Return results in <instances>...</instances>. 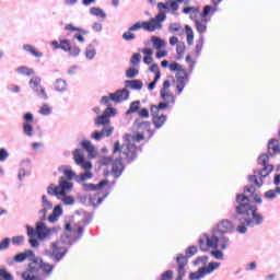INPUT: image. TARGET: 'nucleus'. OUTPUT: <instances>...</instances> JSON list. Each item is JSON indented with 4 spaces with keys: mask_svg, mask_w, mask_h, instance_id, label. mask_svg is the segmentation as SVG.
I'll list each match as a JSON object with an SVG mask.
<instances>
[{
    "mask_svg": "<svg viewBox=\"0 0 280 280\" xmlns=\"http://www.w3.org/2000/svg\"><path fill=\"white\" fill-rule=\"evenodd\" d=\"M139 75V70L137 68H129L126 71V78L132 79Z\"/></svg>",
    "mask_w": 280,
    "mask_h": 280,
    "instance_id": "obj_58",
    "label": "nucleus"
},
{
    "mask_svg": "<svg viewBox=\"0 0 280 280\" xmlns=\"http://www.w3.org/2000/svg\"><path fill=\"white\" fill-rule=\"evenodd\" d=\"M13 246H23L25 244V236L20 235V236H13L11 240Z\"/></svg>",
    "mask_w": 280,
    "mask_h": 280,
    "instance_id": "obj_51",
    "label": "nucleus"
},
{
    "mask_svg": "<svg viewBox=\"0 0 280 280\" xmlns=\"http://www.w3.org/2000/svg\"><path fill=\"white\" fill-rule=\"evenodd\" d=\"M243 191H244L243 194H237V196H246L247 198H249V202H250V199L256 194L257 188H255L254 185H246L244 186Z\"/></svg>",
    "mask_w": 280,
    "mask_h": 280,
    "instance_id": "obj_27",
    "label": "nucleus"
},
{
    "mask_svg": "<svg viewBox=\"0 0 280 280\" xmlns=\"http://www.w3.org/2000/svg\"><path fill=\"white\" fill-rule=\"evenodd\" d=\"M207 261H209V256H199L194 261V266H200L202 264L203 266H207Z\"/></svg>",
    "mask_w": 280,
    "mask_h": 280,
    "instance_id": "obj_53",
    "label": "nucleus"
},
{
    "mask_svg": "<svg viewBox=\"0 0 280 280\" xmlns=\"http://www.w3.org/2000/svg\"><path fill=\"white\" fill-rule=\"evenodd\" d=\"M168 32L171 34H176V32H179L180 36L185 34V31L183 30V26L180 25V23H171L168 26Z\"/></svg>",
    "mask_w": 280,
    "mask_h": 280,
    "instance_id": "obj_37",
    "label": "nucleus"
},
{
    "mask_svg": "<svg viewBox=\"0 0 280 280\" xmlns=\"http://www.w3.org/2000/svg\"><path fill=\"white\" fill-rule=\"evenodd\" d=\"M108 124H110V118H107V116L105 114L96 116V118L94 120V125L97 127L104 126V128H106V126H108Z\"/></svg>",
    "mask_w": 280,
    "mask_h": 280,
    "instance_id": "obj_29",
    "label": "nucleus"
},
{
    "mask_svg": "<svg viewBox=\"0 0 280 280\" xmlns=\"http://www.w3.org/2000/svg\"><path fill=\"white\" fill-rule=\"evenodd\" d=\"M203 237L207 242L208 248L217 249L220 244V238L218 237V232L215 230L212 231V236L209 237L207 234H203Z\"/></svg>",
    "mask_w": 280,
    "mask_h": 280,
    "instance_id": "obj_16",
    "label": "nucleus"
},
{
    "mask_svg": "<svg viewBox=\"0 0 280 280\" xmlns=\"http://www.w3.org/2000/svg\"><path fill=\"white\" fill-rule=\"evenodd\" d=\"M23 50L28 51L30 54H32V56H35V58H43V52L37 51L36 49H34V46L30 44L23 45Z\"/></svg>",
    "mask_w": 280,
    "mask_h": 280,
    "instance_id": "obj_38",
    "label": "nucleus"
},
{
    "mask_svg": "<svg viewBox=\"0 0 280 280\" xmlns=\"http://www.w3.org/2000/svg\"><path fill=\"white\" fill-rule=\"evenodd\" d=\"M125 86L131 89V91H141V89H143V81L139 79L126 80Z\"/></svg>",
    "mask_w": 280,
    "mask_h": 280,
    "instance_id": "obj_19",
    "label": "nucleus"
},
{
    "mask_svg": "<svg viewBox=\"0 0 280 280\" xmlns=\"http://www.w3.org/2000/svg\"><path fill=\"white\" fill-rule=\"evenodd\" d=\"M268 152L269 154H267L268 156H275V154H279L280 153V144H279V140L278 139H271L268 142Z\"/></svg>",
    "mask_w": 280,
    "mask_h": 280,
    "instance_id": "obj_18",
    "label": "nucleus"
},
{
    "mask_svg": "<svg viewBox=\"0 0 280 280\" xmlns=\"http://www.w3.org/2000/svg\"><path fill=\"white\" fill-rule=\"evenodd\" d=\"M173 279H174V271L166 270L162 273V279L161 280H173Z\"/></svg>",
    "mask_w": 280,
    "mask_h": 280,
    "instance_id": "obj_64",
    "label": "nucleus"
},
{
    "mask_svg": "<svg viewBox=\"0 0 280 280\" xmlns=\"http://www.w3.org/2000/svg\"><path fill=\"white\" fill-rule=\"evenodd\" d=\"M139 62H141V54L136 52L131 56L130 63L136 67L137 65H139Z\"/></svg>",
    "mask_w": 280,
    "mask_h": 280,
    "instance_id": "obj_63",
    "label": "nucleus"
},
{
    "mask_svg": "<svg viewBox=\"0 0 280 280\" xmlns=\"http://www.w3.org/2000/svg\"><path fill=\"white\" fill-rule=\"evenodd\" d=\"M115 128L114 127H103V129L100 130H94L91 133V139H93L94 141H102L104 139V137H110V135H113Z\"/></svg>",
    "mask_w": 280,
    "mask_h": 280,
    "instance_id": "obj_11",
    "label": "nucleus"
},
{
    "mask_svg": "<svg viewBox=\"0 0 280 280\" xmlns=\"http://www.w3.org/2000/svg\"><path fill=\"white\" fill-rule=\"evenodd\" d=\"M122 161H126L128 165L137 161V151L132 150L128 144H120L119 141H116L113 155L103 156L98 161L100 165H105V167L110 165V170L103 171V176L107 177L112 174L114 178H119L124 174V170H126Z\"/></svg>",
    "mask_w": 280,
    "mask_h": 280,
    "instance_id": "obj_1",
    "label": "nucleus"
},
{
    "mask_svg": "<svg viewBox=\"0 0 280 280\" xmlns=\"http://www.w3.org/2000/svg\"><path fill=\"white\" fill-rule=\"evenodd\" d=\"M50 113H51V107H49V105L47 104H44L39 109V115H44V117L49 116Z\"/></svg>",
    "mask_w": 280,
    "mask_h": 280,
    "instance_id": "obj_61",
    "label": "nucleus"
},
{
    "mask_svg": "<svg viewBox=\"0 0 280 280\" xmlns=\"http://www.w3.org/2000/svg\"><path fill=\"white\" fill-rule=\"evenodd\" d=\"M130 97V91L124 88L121 90H117L115 93H109V98L115 104H121V102H126Z\"/></svg>",
    "mask_w": 280,
    "mask_h": 280,
    "instance_id": "obj_10",
    "label": "nucleus"
},
{
    "mask_svg": "<svg viewBox=\"0 0 280 280\" xmlns=\"http://www.w3.org/2000/svg\"><path fill=\"white\" fill-rule=\"evenodd\" d=\"M151 122L148 120H141V118H137L133 121V128H136V130H148L150 132V137L154 136V130L150 129Z\"/></svg>",
    "mask_w": 280,
    "mask_h": 280,
    "instance_id": "obj_15",
    "label": "nucleus"
},
{
    "mask_svg": "<svg viewBox=\"0 0 280 280\" xmlns=\"http://www.w3.org/2000/svg\"><path fill=\"white\" fill-rule=\"evenodd\" d=\"M16 72L20 73V75H34V69L27 68V66H21L16 69Z\"/></svg>",
    "mask_w": 280,
    "mask_h": 280,
    "instance_id": "obj_42",
    "label": "nucleus"
},
{
    "mask_svg": "<svg viewBox=\"0 0 280 280\" xmlns=\"http://www.w3.org/2000/svg\"><path fill=\"white\" fill-rule=\"evenodd\" d=\"M168 68H170V71H177V73L183 71V66H180V63L176 61H173L172 63H170Z\"/></svg>",
    "mask_w": 280,
    "mask_h": 280,
    "instance_id": "obj_62",
    "label": "nucleus"
},
{
    "mask_svg": "<svg viewBox=\"0 0 280 280\" xmlns=\"http://www.w3.org/2000/svg\"><path fill=\"white\" fill-rule=\"evenodd\" d=\"M160 95L164 100V102H167V100H171V104H176V100L174 98V94L171 92L165 91V89L160 90Z\"/></svg>",
    "mask_w": 280,
    "mask_h": 280,
    "instance_id": "obj_34",
    "label": "nucleus"
},
{
    "mask_svg": "<svg viewBox=\"0 0 280 280\" xmlns=\"http://www.w3.org/2000/svg\"><path fill=\"white\" fill-rule=\"evenodd\" d=\"M30 88L32 89V91H34V93H36L37 97H39V100H49V96H47V92L45 91V89H43V85H40V78L39 77H35L32 78L28 82Z\"/></svg>",
    "mask_w": 280,
    "mask_h": 280,
    "instance_id": "obj_8",
    "label": "nucleus"
},
{
    "mask_svg": "<svg viewBox=\"0 0 280 280\" xmlns=\"http://www.w3.org/2000/svg\"><path fill=\"white\" fill-rule=\"evenodd\" d=\"M97 56V51L95 50V46L93 44H89L85 48V58L88 60H93Z\"/></svg>",
    "mask_w": 280,
    "mask_h": 280,
    "instance_id": "obj_32",
    "label": "nucleus"
},
{
    "mask_svg": "<svg viewBox=\"0 0 280 280\" xmlns=\"http://www.w3.org/2000/svg\"><path fill=\"white\" fill-rule=\"evenodd\" d=\"M73 233L77 234L74 238L68 233L61 234L60 238L49 244V249L43 252V256L51 259L54 264H60V261L67 257V253H69L73 244H75L78 240H82L84 226H79L77 230H73Z\"/></svg>",
    "mask_w": 280,
    "mask_h": 280,
    "instance_id": "obj_3",
    "label": "nucleus"
},
{
    "mask_svg": "<svg viewBox=\"0 0 280 280\" xmlns=\"http://www.w3.org/2000/svg\"><path fill=\"white\" fill-rule=\"evenodd\" d=\"M248 180H249V183H254V185H256V187H262V185H264V179H261V177H260V182H258L257 175H249Z\"/></svg>",
    "mask_w": 280,
    "mask_h": 280,
    "instance_id": "obj_60",
    "label": "nucleus"
},
{
    "mask_svg": "<svg viewBox=\"0 0 280 280\" xmlns=\"http://www.w3.org/2000/svg\"><path fill=\"white\" fill-rule=\"evenodd\" d=\"M151 43L153 45V49L156 50L163 49V47L167 45V43L159 36H151Z\"/></svg>",
    "mask_w": 280,
    "mask_h": 280,
    "instance_id": "obj_26",
    "label": "nucleus"
},
{
    "mask_svg": "<svg viewBox=\"0 0 280 280\" xmlns=\"http://www.w3.org/2000/svg\"><path fill=\"white\" fill-rule=\"evenodd\" d=\"M215 12H218L217 8H213L210 4H207L203 7L202 12L200 13L201 16V23H207V16H209V14H215Z\"/></svg>",
    "mask_w": 280,
    "mask_h": 280,
    "instance_id": "obj_20",
    "label": "nucleus"
},
{
    "mask_svg": "<svg viewBox=\"0 0 280 280\" xmlns=\"http://www.w3.org/2000/svg\"><path fill=\"white\" fill-rule=\"evenodd\" d=\"M139 108H141V101H133L130 103L129 109L126 112V115L139 113Z\"/></svg>",
    "mask_w": 280,
    "mask_h": 280,
    "instance_id": "obj_33",
    "label": "nucleus"
},
{
    "mask_svg": "<svg viewBox=\"0 0 280 280\" xmlns=\"http://www.w3.org/2000/svg\"><path fill=\"white\" fill-rule=\"evenodd\" d=\"M90 14H92V16H100V19H106V12H104V10H102L100 7H92L90 9Z\"/></svg>",
    "mask_w": 280,
    "mask_h": 280,
    "instance_id": "obj_40",
    "label": "nucleus"
},
{
    "mask_svg": "<svg viewBox=\"0 0 280 280\" xmlns=\"http://www.w3.org/2000/svg\"><path fill=\"white\" fill-rule=\"evenodd\" d=\"M65 30H66L67 32H80V34H83V35L89 34V31L83 30V28L78 27V26H73V24H67V25L65 26Z\"/></svg>",
    "mask_w": 280,
    "mask_h": 280,
    "instance_id": "obj_47",
    "label": "nucleus"
},
{
    "mask_svg": "<svg viewBox=\"0 0 280 280\" xmlns=\"http://www.w3.org/2000/svg\"><path fill=\"white\" fill-rule=\"evenodd\" d=\"M42 207H43L44 209H47L48 211H49L50 209H54V203H51V201H49V200L47 199V195H43V196H42Z\"/></svg>",
    "mask_w": 280,
    "mask_h": 280,
    "instance_id": "obj_50",
    "label": "nucleus"
},
{
    "mask_svg": "<svg viewBox=\"0 0 280 280\" xmlns=\"http://www.w3.org/2000/svg\"><path fill=\"white\" fill-rule=\"evenodd\" d=\"M81 148L88 152L89 159H95V145L90 140H82L80 143Z\"/></svg>",
    "mask_w": 280,
    "mask_h": 280,
    "instance_id": "obj_17",
    "label": "nucleus"
},
{
    "mask_svg": "<svg viewBox=\"0 0 280 280\" xmlns=\"http://www.w3.org/2000/svg\"><path fill=\"white\" fill-rule=\"evenodd\" d=\"M51 45L55 47V49H62V51H68L69 56L72 58H78L82 51L79 46L71 45V40L69 39H61L59 44L58 42L52 40Z\"/></svg>",
    "mask_w": 280,
    "mask_h": 280,
    "instance_id": "obj_7",
    "label": "nucleus"
},
{
    "mask_svg": "<svg viewBox=\"0 0 280 280\" xmlns=\"http://www.w3.org/2000/svg\"><path fill=\"white\" fill-rule=\"evenodd\" d=\"M175 78L177 80V83H187V82H189V74L187 73V70H185V69L177 72L175 74Z\"/></svg>",
    "mask_w": 280,
    "mask_h": 280,
    "instance_id": "obj_30",
    "label": "nucleus"
},
{
    "mask_svg": "<svg viewBox=\"0 0 280 280\" xmlns=\"http://www.w3.org/2000/svg\"><path fill=\"white\" fill-rule=\"evenodd\" d=\"M185 33H186V40H187V45H194V30L191 28V26L186 25L185 26Z\"/></svg>",
    "mask_w": 280,
    "mask_h": 280,
    "instance_id": "obj_45",
    "label": "nucleus"
},
{
    "mask_svg": "<svg viewBox=\"0 0 280 280\" xmlns=\"http://www.w3.org/2000/svg\"><path fill=\"white\" fill-rule=\"evenodd\" d=\"M154 127L159 130V128H163L165 126V121H167V115L161 114L152 118Z\"/></svg>",
    "mask_w": 280,
    "mask_h": 280,
    "instance_id": "obj_25",
    "label": "nucleus"
},
{
    "mask_svg": "<svg viewBox=\"0 0 280 280\" xmlns=\"http://www.w3.org/2000/svg\"><path fill=\"white\" fill-rule=\"evenodd\" d=\"M218 268H220V262L215 261L209 262L207 267H201L206 275H211V272H213V270H218Z\"/></svg>",
    "mask_w": 280,
    "mask_h": 280,
    "instance_id": "obj_39",
    "label": "nucleus"
},
{
    "mask_svg": "<svg viewBox=\"0 0 280 280\" xmlns=\"http://www.w3.org/2000/svg\"><path fill=\"white\" fill-rule=\"evenodd\" d=\"M73 159L77 165H80L81 163H83L84 160V155L82 154V149H75L73 152Z\"/></svg>",
    "mask_w": 280,
    "mask_h": 280,
    "instance_id": "obj_41",
    "label": "nucleus"
},
{
    "mask_svg": "<svg viewBox=\"0 0 280 280\" xmlns=\"http://www.w3.org/2000/svg\"><path fill=\"white\" fill-rule=\"evenodd\" d=\"M195 25L199 34H205V32H207V24H202L200 20H195Z\"/></svg>",
    "mask_w": 280,
    "mask_h": 280,
    "instance_id": "obj_55",
    "label": "nucleus"
},
{
    "mask_svg": "<svg viewBox=\"0 0 280 280\" xmlns=\"http://www.w3.org/2000/svg\"><path fill=\"white\" fill-rule=\"evenodd\" d=\"M203 45H205V37L200 36L195 47L197 56H200Z\"/></svg>",
    "mask_w": 280,
    "mask_h": 280,
    "instance_id": "obj_54",
    "label": "nucleus"
},
{
    "mask_svg": "<svg viewBox=\"0 0 280 280\" xmlns=\"http://www.w3.org/2000/svg\"><path fill=\"white\" fill-rule=\"evenodd\" d=\"M60 215H62V206L57 205L54 207L52 213L48 217V222H51L52 224L54 222H58V218H60Z\"/></svg>",
    "mask_w": 280,
    "mask_h": 280,
    "instance_id": "obj_23",
    "label": "nucleus"
},
{
    "mask_svg": "<svg viewBox=\"0 0 280 280\" xmlns=\"http://www.w3.org/2000/svg\"><path fill=\"white\" fill-rule=\"evenodd\" d=\"M36 224L39 229H42L39 237H44L45 240H49L52 233H58V231H60V228H47V224H45L43 221L36 222Z\"/></svg>",
    "mask_w": 280,
    "mask_h": 280,
    "instance_id": "obj_13",
    "label": "nucleus"
},
{
    "mask_svg": "<svg viewBox=\"0 0 280 280\" xmlns=\"http://www.w3.org/2000/svg\"><path fill=\"white\" fill-rule=\"evenodd\" d=\"M233 231H235V226L233 225V222L229 219H223L217 225V230H214V232L222 233V234L233 233Z\"/></svg>",
    "mask_w": 280,
    "mask_h": 280,
    "instance_id": "obj_12",
    "label": "nucleus"
},
{
    "mask_svg": "<svg viewBox=\"0 0 280 280\" xmlns=\"http://www.w3.org/2000/svg\"><path fill=\"white\" fill-rule=\"evenodd\" d=\"M55 91L58 93L67 92V81L63 79H57L54 83Z\"/></svg>",
    "mask_w": 280,
    "mask_h": 280,
    "instance_id": "obj_28",
    "label": "nucleus"
},
{
    "mask_svg": "<svg viewBox=\"0 0 280 280\" xmlns=\"http://www.w3.org/2000/svg\"><path fill=\"white\" fill-rule=\"evenodd\" d=\"M39 270L43 271L44 277H51V275L54 273V265L43 261V258H42Z\"/></svg>",
    "mask_w": 280,
    "mask_h": 280,
    "instance_id": "obj_24",
    "label": "nucleus"
},
{
    "mask_svg": "<svg viewBox=\"0 0 280 280\" xmlns=\"http://www.w3.org/2000/svg\"><path fill=\"white\" fill-rule=\"evenodd\" d=\"M22 128L26 137H34V127L32 126V124L23 122Z\"/></svg>",
    "mask_w": 280,
    "mask_h": 280,
    "instance_id": "obj_46",
    "label": "nucleus"
},
{
    "mask_svg": "<svg viewBox=\"0 0 280 280\" xmlns=\"http://www.w3.org/2000/svg\"><path fill=\"white\" fill-rule=\"evenodd\" d=\"M155 20L156 25L159 26V30L163 28V21H165L167 19V14L165 13V11H162L155 15V18H153Z\"/></svg>",
    "mask_w": 280,
    "mask_h": 280,
    "instance_id": "obj_36",
    "label": "nucleus"
},
{
    "mask_svg": "<svg viewBox=\"0 0 280 280\" xmlns=\"http://www.w3.org/2000/svg\"><path fill=\"white\" fill-rule=\"evenodd\" d=\"M63 175L66 177V180H75V176H78V174H75V172L71 170V166H67L66 168H63Z\"/></svg>",
    "mask_w": 280,
    "mask_h": 280,
    "instance_id": "obj_44",
    "label": "nucleus"
},
{
    "mask_svg": "<svg viewBox=\"0 0 280 280\" xmlns=\"http://www.w3.org/2000/svg\"><path fill=\"white\" fill-rule=\"evenodd\" d=\"M73 189V183L69 182V179L65 177L59 178V185L50 184L47 187V194L49 196H56L60 200V196H67L68 191Z\"/></svg>",
    "mask_w": 280,
    "mask_h": 280,
    "instance_id": "obj_4",
    "label": "nucleus"
},
{
    "mask_svg": "<svg viewBox=\"0 0 280 280\" xmlns=\"http://www.w3.org/2000/svg\"><path fill=\"white\" fill-rule=\"evenodd\" d=\"M257 206L250 203V199L246 195H236V206L233 219L240 222L236 233L244 235L248 233V228L261 226L264 224V215L257 212Z\"/></svg>",
    "mask_w": 280,
    "mask_h": 280,
    "instance_id": "obj_2",
    "label": "nucleus"
},
{
    "mask_svg": "<svg viewBox=\"0 0 280 280\" xmlns=\"http://www.w3.org/2000/svg\"><path fill=\"white\" fill-rule=\"evenodd\" d=\"M270 161V155L262 153L258 156L257 163L258 165H262V168L260 170H254V174H257L260 176L261 179L266 178L267 176H270L272 174V170H275V165L268 164Z\"/></svg>",
    "mask_w": 280,
    "mask_h": 280,
    "instance_id": "obj_6",
    "label": "nucleus"
},
{
    "mask_svg": "<svg viewBox=\"0 0 280 280\" xmlns=\"http://www.w3.org/2000/svg\"><path fill=\"white\" fill-rule=\"evenodd\" d=\"M25 259H28V261H34V259H38V256L34 253L32 249H26L24 252Z\"/></svg>",
    "mask_w": 280,
    "mask_h": 280,
    "instance_id": "obj_59",
    "label": "nucleus"
},
{
    "mask_svg": "<svg viewBox=\"0 0 280 280\" xmlns=\"http://www.w3.org/2000/svg\"><path fill=\"white\" fill-rule=\"evenodd\" d=\"M210 255L214 257V259H219V261L224 259V253L218 248L215 250H211Z\"/></svg>",
    "mask_w": 280,
    "mask_h": 280,
    "instance_id": "obj_56",
    "label": "nucleus"
},
{
    "mask_svg": "<svg viewBox=\"0 0 280 280\" xmlns=\"http://www.w3.org/2000/svg\"><path fill=\"white\" fill-rule=\"evenodd\" d=\"M217 237L219 238V246L221 250H226V248L231 246V240L229 236H226V234L217 233Z\"/></svg>",
    "mask_w": 280,
    "mask_h": 280,
    "instance_id": "obj_22",
    "label": "nucleus"
},
{
    "mask_svg": "<svg viewBox=\"0 0 280 280\" xmlns=\"http://www.w3.org/2000/svg\"><path fill=\"white\" fill-rule=\"evenodd\" d=\"M90 178H93V173H91V171H84V173L75 176V182L82 184L85 180H90Z\"/></svg>",
    "mask_w": 280,
    "mask_h": 280,
    "instance_id": "obj_31",
    "label": "nucleus"
},
{
    "mask_svg": "<svg viewBox=\"0 0 280 280\" xmlns=\"http://www.w3.org/2000/svg\"><path fill=\"white\" fill-rule=\"evenodd\" d=\"M197 253L198 247L196 245H191L186 249L185 255H183V257H185V259L188 261V259H190V257H194V255H197Z\"/></svg>",
    "mask_w": 280,
    "mask_h": 280,
    "instance_id": "obj_43",
    "label": "nucleus"
},
{
    "mask_svg": "<svg viewBox=\"0 0 280 280\" xmlns=\"http://www.w3.org/2000/svg\"><path fill=\"white\" fill-rule=\"evenodd\" d=\"M142 30H144V32H156L159 26L156 25L155 20L151 18L148 21H142Z\"/></svg>",
    "mask_w": 280,
    "mask_h": 280,
    "instance_id": "obj_21",
    "label": "nucleus"
},
{
    "mask_svg": "<svg viewBox=\"0 0 280 280\" xmlns=\"http://www.w3.org/2000/svg\"><path fill=\"white\" fill-rule=\"evenodd\" d=\"M135 38H137V35H135L130 28H128V31L122 34V40H126L127 43L135 40Z\"/></svg>",
    "mask_w": 280,
    "mask_h": 280,
    "instance_id": "obj_52",
    "label": "nucleus"
},
{
    "mask_svg": "<svg viewBox=\"0 0 280 280\" xmlns=\"http://www.w3.org/2000/svg\"><path fill=\"white\" fill-rule=\"evenodd\" d=\"M107 116V119H110V117H115L117 115V109L113 107L112 104L107 105V108L103 112Z\"/></svg>",
    "mask_w": 280,
    "mask_h": 280,
    "instance_id": "obj_48",
    "label": "nucleus"
},
{
    "mask_svg": "<svg viewBox=\"0 0 280 280\" xmlns=\"http://www.w3.org/2000/svg\"><path fill=\"white\" fill-rule=\"evenodd\" d=\"M0 279L2 280H14V276L8 271L7 268L0 269Z\"/></svg>",
    "mask_w": 280,
    "mask_h": 280,
    "instance_id": "obj_49",
    "label": "nucleus"
},
{
    "mask_svg": "<svg viewBox=\"0 0 280 280\" xmlns=\"http://www.w3.org/2000/svg\"><path fill=\"white\" fill-rule=\"evenodd\" d=\"M207 273H205V270L200 267L197 271L189 273V280L205 279Z\"/></svg>",
    "mask_w": 280,
    "mask_h": 280,
    "instance_id": "obj_35",
    "label": "nucleus"
},
{
    "mask_svg": "<svg viewBox=\"0 0 280 280\" xmlns=\"http://www.w3.org/2000/svg\"><path fill=\"white\" fill-rule=\"evenodd\" d=\"M124 139H125V143H122V145H129L131 150H135V152H137V147L135 145V142L140 143L145 139V136L143 133H137L136 136L126 133L124 136Z\"/></svg>",
    "mask_w": 280,
    "mask_h": 280,
    "instance_id": "obj_9",
    "label": "nucleus"
},
{
    "mask_svg": "<svg viewBox=\"0 0 280 280\" xmlns=\"http://www.w3.org/2000/svg\"><path fill=\"white\" fill-rule=\"evenodd\" d=\"M26 235L28 237V244L32 248H38L40 246V242H45V237L40 236L43 232L42 228H38L37 223H35V228L31 225H25ZM39 241V242H38Z\"/></svg>",
    "mask_w": 280,
    "mask_h": 280,
    "instance_id": "obj_5",
    "label": "nucleus"
},
{
    "mask_svg": "<svg viewBox=\"0 0 280 280\" xmlns=\"http://www.w3.org/2000/svg\"><path fill=\"white\" fill-rule=\"evenodd\" d=\"M61 198L63 205L66 206L75 205V199L73 198V196H69L66 194V196H61Z\"/></svg>",
    "mask_w": 280,
    "mask_h": 280,
    "instance_id": "obj_57",
    "label": "nucleus"
},
{
    "mask_svg": "<svg viewBox=\"0 0 280 280\" xmlns=\"http://www.w3.org/2000/svg\"><path fill=\"white\" fill-rule=\"evenodd\" d=\"M108 179H102L98 184H85L83 183V191H100L101 189H104L106 185H108Z\"/></svg>",
    "mask_w": 280,
    "mask_h": 280,
    "instance_id": "obj_14",
    "label": "nucleus"
}]
</instances>
